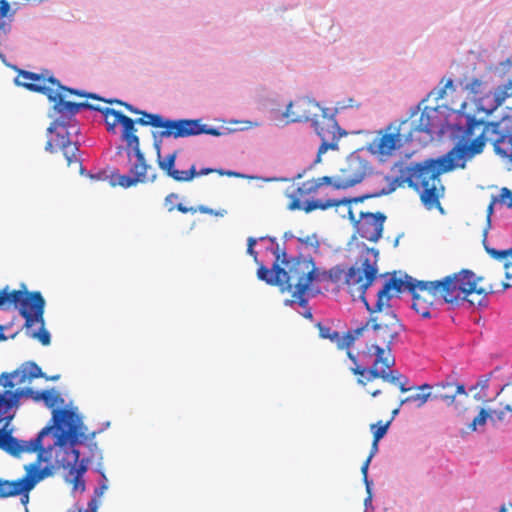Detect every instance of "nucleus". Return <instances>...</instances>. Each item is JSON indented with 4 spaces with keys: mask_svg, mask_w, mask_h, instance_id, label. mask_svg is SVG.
<instances>
[{
    "mask_svg": "<svg viewBox=\"0 0 512 512\" xmlns=\"http://www.w3.org/2000/svg\"><path fill=\"white\" fill-rule=\"evenodd\" d=\"M512 96V78L504 85H501L495 92L488 94L480 103L481 108L487 113L494 112L507 98Z\"/></svg>",
    "mask_w": 512,
    "mask_h": 512,
    "instance_id": "26",
    "label": "nucleus"
},
{
    "mask_svg": "<svg viewBox=\"0 0 512 512\" xmlns=\"http://www.w3.org/2000/svg\"><path fill=\"white\" fill-rule=\"evenodd\" d=\"M492 197L496 200L497 203H500L512 209V191L509 188H501L499 195Z\"/></svg>",
    "mask_w": 512,
    "mask_h": 512,
    "instance_id": "33",
    "label": "nucleus"
},
{
    "mask_svg": "<svg viewBox=\"0 0 512 512\" xmlns=\"http://www.w3.org/2000/svg\"><path fill=\"white\" fill-rule=\"evenodd\" d=\"M94 95L96 96V98H95L96 100L104 101V102L109 103V104L115 103V104L124 106L126 109H127V105H130L129 103L124 102V101L119 100V99H108V100H106V99H103V98L97 96L96 94H94Z\"/></svg>",
    "mask_w": 512,
    "mask_h": 512,
    "instance_id": "40",
    "label": "nucleus"
},
{
    "mask_svg": "<svg viewBox=\"0 0 512 512\" xmlns=\"http://www.w3.org/2000/svg\"><path fill=\"white\" fill-rule=\"evenodd\" d=\"M322 107L314 100L301 97L289 103L284 117L289 122L313 121L321 112Z\"/></svg>",
    "mask_w": 512,
    "mask_h": 512,
    "instance_id": "21",
    "label": "nucleus"
},
{
    "mask_svg": "<svg viewBox=\"0 0 512 512\" xmlns=\"http://www.w3.org/2000/svg\"><path fill=\"white\" fill-rule=\"evenodd\" d=\"M289 282L282 291L292 293V297L301 307L308 304L306 292L314 281H320V273L312 258H306L293 265L288 271Z\"/></svg>",
    "mask_w": 512,
    "mask_h": 512,
    "instance_id": "11",
    "label": "nucleus"
},
{
    "mask_svg": "<svg viewBox=\"0 0 512 512\" xmlns=\"http://www.w3.org/2000/svg\"><path fill=\"white\" fill-rule=\"evenodd\" d=\"M496 204H497L496 200L493 197H491L490 203H489V205L487 207V211H486L487 212V222L488 223H490V221H491V216L494 213V207H495Z\"/></svg>",
    "mask_w": 512,
    "mask_h": 512,
    "instance_id": "41",
    "label": "nucleus"
},
{
    "mask_svg": "<svg viewBox=\"0 0 512 512\" xmlns=\"http://www.w3.org/2000/svg\"><path fill=\"white\" fill-rule=\"evenodd\" d=\"M67 443H70L71 445L69 447L66 446H60L64 456L62 458H59V454H57V462L59 465H61L65 469H70L71 472L74 470L76 471V475L74 478V489L80 488L81 491H84L85 484L82 480V474L85 472L86 468L83 465H78L80 453L77 449L74 448V443H71L68 441ZM77 442H75L76 444Z\"/></svg>",
    "mask_w": 512,
    "mask_h": 512,
    "instance_id": "22",
    "label": "nucleus"
},
{
    "mask_svg": "<svg viewBox=\"0 0 512 512\" xmlns=\"http://www.w3.org/2000/svg\"><path fill=\"white\" fill-rule=\"evenodd\" d=\"M452 86H453V81L451 79H448L443 87L433 89L429 93V96H433L435 100L442 99L446 95V90L448 88H452Z\"/></svg>",
    "mask_w": 512,
    "mask_h": 512,
    "instance_id": "34",
    "label": "nucleus"
},
{
    "mask_svg": "<svg viewBox=\"0 0 512 512\" xmlns=\"http://www.w3.org/2000/svg\"><path fill=\"white\" fill-rule=\"evenodd\" d=\"M483 279L467 269L435 281H420L407 274L402 279L394 272L377 293V309L380 310L394 295L404 290L411 293L412 308L423 318L431 317L438 302L458 305L467 301L473 306H483L489 293L496 291L492 286H480Z\"/></svg>",
    "mask_w": 512,
    "mask_h": 512,
    "instance_id": "2",
    "label": "nucleus"
},
{
    "mask_svg": "<svg viewBox=\"0 0 512 512\" xmlns=\"http://www.w3.org/2000/svg\"><path fill=\"white\" fill-rule=\"evenodd\" d=\"M178 199V195L176 193H170L165 197V204L170 205L168 207V211H173L176 207L174 206V200Z\"/></svg>",
    "mask_w": 512,
    "mask_h": 512,
    "instance_id": "38",
    "label": "nucleus"
},
{
    "mask_svg": "<svg viewBox=\"0 0 512 512\" xmlns=\"http://www.w3.org/2000/svg\"><path fill=\"white\" fill-rule=\"evenodd\" d=\"M304 316L308 319H312V312L310 310L306 311V313L304 314Z\"/></svg>",
    "mask_w": 512,
    "mask_h": 512,
    "instance_id": "48",
    "label": "nucleus"
},
{
    "mask_svg": "<svg viewBox=\"0 0 512 512\" xmlns=\"http://www.w3.org/2000/svg\"><path fill=\"white\" fill-rule=\"evenodd\" d=\"M431 386L428 384H424L419 387L420 392L409 395L401 403L415 402L420 407L427 402L428 399H431V391L424 392L425 390H430Z\"/></svg>",
    "mask_w": 512,
    "mask_h": 512,
    "instance_id": "30",
    "label": "nucleus"
},
{
    "mask_svg": "<svg viewBox=\"0 0 512 512\" xmlns=\"http://www.w3.org/2000/svg\"><path fill=\"white\" fill-rule=\"evenodd\" d=\"M318 328L320 337L329 339L332 343L336 344L338 349H349L365 330V328H357L340 334L338 331L321 324L318 325Z\"/></svg>",
    "mask_w": 512,
    "mask_h": 512,
    "instance_id": "23",
    "label": "nucleus"
},
{
    "mask_svg": "<svg viewBox=\"0 0 512 512\" xmlns=\"http://www.w3.org/2000/svg\"><path fill=\"white\" fill-rule=\"evenodd\" d=\"M367 253H373L375 257L378 255V251L374 248H368Z\"/></svg>",
    "mask_w": 512,
    "mask_h": 512,
    "instance_id": "46",
    "label": "nucleus"
},
{
    "mask_svg": "<svg viewBox=\"0 0 512 512\" xmlns=\"http://www.w3.org/2000/svg\"><path fill=\"white\" fill-rule=\"evenodd\" d=\"M420 106L412 112L410 119L404 120L401 123V129H407L405 134V141H414L415 133H426L430 137L434 133V129L438 126L439 112L437 108L424 107L420 112Z\"/></svg>",
    "mask_w": 512,
    "mask_h": 512,
    "instance_id": "17",
    "label": "nucleus"
},
{
    "mask_svg": "<svg viewBox=\"0 0 512 512\" xmlns=\"http://www.w3.org/2000/svg\"><path fill=\"white\" fill-rule=\"evenodd\" d=\"M397 413H398V409H395V410L393 411V414L395 415V414H397Z\"/></svg>",
    "mask_w": 512,
    "mask_h": 512,
    "instance_id": "51",
    "label": "nucleus"
},
{
    "mask_svg": "<svg viewBox=\"0 0 512 512\" xmlns=\"http://www.w3.org/2000/svg\"><path fill=\"white\" fill-rule=\"evenodd\" d=\"M26 470V475L18 480L10 481L0 478V498L22 495V503L25 504L28 502V492L32 490L39 481L44 479L47 473L46 469H40L38 463L31 464Z\"/></svg>",
    "mask_w": 512,
    "mask_h": 512,
    "instance_id": "14",
    "label": "nucleus"
},
{
    "mask_svg": "<svg viewBox=\"0 0 512 512\" xmlns=\"http://www.w3.org/2000/svg\"><path fill=\"white\" fill-rule=\"evenodd\" d=\"M348 206V218L354 224L355 232L363 239L377 242L382 237L386 215L381 212H360L356 217L350 204Z\"/></svg>",
    "mask_w": 512,
    "mask_h": 512,
    "instance_id": "16",
    "label": "nucleus"
},
{
    "mask_svg": "<svg viewBox=\"0 0 512 512\" xmlns=\"http://www.w3.org/2000/svg\"><path fill=\"white\" fill-rule=\"evenodd\" d=\"M466 118L464 136L474 137L469 144H457L447 154L429 158L406 167L404 182L416 191L427 210L437 209L444 213L440 200L445 195V186L440 176L455 167H465L467 159L483 152L486 143L493 146L496 155L512 163V128L502 121L486 122L459 112Z\"/></svg>",
    "mask_w": 512,
    "mask_h": 512,
    "instance_id": "1",
    "label": "nucleus"
},
{
    "mask_svg": "<svg viewBox=\"0 0 512 512\" xmlns=\"http://www.w3.org/2000/svg\"><path fill=\"white\" fill-rule=\"evenodd\" d=\"M200 211L203 212V213H209V214L213 213L212 209H209V208H206V207H200Z\"/></svg>",
    "mask_w": 512,
    "mask_h": 512,
    "instance_id": "45",
    "label": "nucleus"
},
{
    "mask_svg": "<svg viewBox=\"0 0 512 512\" xmlns=\"http://www.w3.org/2000/svg\"><path fill=\"white\" fill-rule=\"evenodd\" d=\"M127 110L133 114L141 116L135 120L130 118V120L133 122L132 130L134 136H138L136 134V124H139L141 126H151L160 129L152 132L153 146L156 152V162L158 163L159 159H162L164 157L162 156L161 153L162 141L164 138H176L179 119H166L160 114L149 113L147 111L140 110L134 107L133 105H127Z\"/></svg>",
    "mask_w": 512,
    "mask_h": 512,
    "instance_id": "10",
    "label": "nucleus"
},
{
    "mask_svg": "<svg viewBox=\"0 0 512 512\" xmlns=\"http://www.w3.org/2000/svg\"><path fill=\"white\" fill-rule=\"evenodd\" d=\"M40 397H42V401L45 403V405L52 409V412L54 410H59L58 408H55V406H60L64 404V399L61 397V395L54 391V390H43L41 391ZM61 410H67L66 408H62ZM53 425V418L51 419V424Z\"/></svg>",
    "mask_w": 512,
    "mask_h": 512,
    "instance_id": "29",
    "label": "nucleus"
},
{
    "mask_svg": "<svg viewBox=\"0 0 512 512\" xmlns=\"http://www.w3.org/2000/svg\"><path fill=\"white\" fill-rule=\"evenodd\" d=\"M200 134L220 136L222 133L216 128H208L200 119H179L176 138H185Z\"/></svg>",
    "mask_w": 512,
    "mask_h": 512,
    "instance_id": "25",
    "label": "nucleus"
},
{
    "mask_svg": "<svg viewBox=\"0 0 512 512\" xmlns=\"http://www.w3.org/2000/svg\"><path fill=\"white\" fill-rule=\"evenodd\" d=\"M390 424H391V420H388L385 423H383L382 421H379L376 424H371L370 429L373 432V439L376 441H380L387 433Z\"/></svg>",
    "mask_w": 512,
    "mask_h": 512,
    "instance_id": "32",
    "label": "nucleus"
},
{
    "mask_svg": "<svg viewBox=\"0 0 512 512\" xmlns=\"http://www.w3.org/2000/svg\"><path fill=\"white\" fill-rule=\"evenodd\" d=\"M70 121L71 120L67 121L64 126H58L51 132L53 133L57 131L55 138L47 141L45 150L53 153L57 149H60L66 158L67 165L71 166L72 164H78L80 167V172L83 173V167L78 157L79 148L76 143L70 140L69 132L67 131V126L69 125Z\"/></svg>",
    "mask_w": 512,
    "mask_h": 512,
    "instance_id": "18",
    "label": "nucleus"
},
{
    "mask_svg": "<svg viewBox=\"0 0 512 512\" xmlns=\"http://www.w3.org/2000/svg\"><path fill=\"white\" fill-rule=\"evenodd\" d=\"M315 132L321 138L322 143L318 148L317 162H320L321 155L329 149H337L338 140L342 136L340 127L333 113L328 108H322L321 112L312 121Z\"/></svg>",
    "mask_w": 512,
    "mask_h": 512,
    "instance_id": "13",
    "label": "nucleus"
},
{
    "mask_svg": "<svg viewBox=\"0 0 512 512\" xmlns=\"http://www.w3.org/2000/svg\"><path fill=\"white\" fill-rule=\"evenodd\" d=\"M484 86H485V83L481 79H478V78L471 79L470 81L466 82L463 86L464 90L468 91L470 94H472L476 98L477 103H478L477 104L478 108L483 112H484V110L481 108L480 101L484 97H486L488 94L495 92L500 87V86H498L493 91H489L488 93L484 94L483 96H480L484 91ZM485 113L488 114L486 111H485Z\"/></svg>",
    "mask_w": 512,
    "mask_h": 512,
    "instance_id": "28",
    "label": "nucleus"
},
{
    "mask_svg": "<svg viewBox=\"0 0 512 512\" xmlns=\"http://www.w3.org/2000/svg\"><path fill=\"white\" fill-rule=\"evenodd\" d=\"M369 170L368 163L362 160L360 157L350 158L346 166L340 170L339 174L334 176H323L319 178H313L302 182L301 184L293 183L289 186L285 195L291 201L288 205L290 210H304L306 213H310L314 210H327L332 207H338L340 205L351 204L352 200L342 199H327L322 200H311L303 201L308 196L315 194L318 190L324 186H332L336 190L347 189L360 183ZM354 202L362 201L361 199H353Z\"/></svg>",
    "mask_w": 512,
    "mask_h": 512,
    "instance_id": "4",
    "label": "nucleus"
},
{
    "mask_svg": "<svg viewBox=\"0 0 512 512\" xmlns=\"http://www.w3.org/2000/svg\"><path fill=\"white\" fill-rule=\"evenodd\" d=\"M178 151L175 150L172 153L164 156L162 159L158 161V167L171 179L176 182H190L197 176L208 175L214 172L223 175V171L215 170L212 168H202L197 171L196 166L193 164L187 170H178L175 168V162L177 159Z\"/></svg>",
    "mask_w": 512,
    "mask_h": 512,
    "instance_id": "19",
    "label": "nucleus"
},
{
    "mask_svg": "<svg viewBox=\"0 0 512 512\" xmlns=\"http://www.w3.org/2000/svg\"><path fill=\"white\" fill-rule=\"evenodd\" d=\"M499 512H504V510H500Z\"/></svg>",
    "mask_w": 512,
    "mask_h": 512,
    "instance_id": "53",
    "label": "nucleus"
},
{
    "mask_svg": "<svg viewBox=\"0 0 512 512\" xmlns=\"http://www.w3.org/2000/svg\"><path fill=\"white\" fill-rule=\"evenodd\" d=\"M377 272L376 263L371 262L368 258L362 261L361 268L352 266L346 272L345 285L349 294L354 299H360L366 308L370 307V305L366 300L365 294L376 279Z\"/></svg>",
    "mask_w": 512,
    "mask_h": 512,
    "instance_id": "12",
    "label": "nucleus"
},
{
    "mask_svg": "<svg viewBox=\"0 0 512 512\" xmlns=\"http://www.w3.org/2000/svg\"><path fill=\"white\" fill-rule=\"evenodd\" d=\"M54 429L55 444L58 446H64L68 441L75 443L85 439L82 420L74 410H54L53 425L44 427L37 437L30 441H20L14 438L10 431L0 429V448L13 456H19L24 452H42V439Z\"/></svg>",
    "mask_w": 512,
    "mask_h": 512,
    "instance_id": "5",
    "label": "nucleus"
},
{
    "mask_svg": "<svg viewBox=\"0 0 512 512\" xmlns=\"http://www.w3.org/2000/svg\"><path fill=\"white\" fill-rule=\"evenodd\" d=\"M1 377L4 378V390L0 393V421L2 419H11L12 416H6L13 407L18 406L19 400L22 396H28L35 401L42 400L40 397L41 391H33L31 388L26 389H12L16 384H22L27 380L31 381L35 378L45 377L41 368L32 361L25 362L19 369L11 373H2Z\"/></svg>",
    "mask_w": 512,
    "mask_h": 512,
    "instance_id": "9",
    "label": "nucleus"
},
{
    "mask_svg": "<svg viewBox=\"0 0 512 512\" xmlns=\"http://www.w3.org/2000/svg\"><path fill=\"white\" fill-rule=\"evenodd\" d=\"M367 491V497L365 498V506H367L368 504L371 503L372 501V492H371V486H369V490H366Z\"/></svg>",
    "mask_w": 512,
    "mask_h": 512,
    "instance_id": "44",
    "label": "nucleus"
},
{
    "mask_svg": "<svg viewBox=\"0 0 512 512\" xmlns=\"http://www.w3.org/2000/svg\"><path fill=\"white\" fill-rule=\"evenodd\" d=\"M102 477H103L104 482L98 488H96L94 491L96 497H101L108 488L107 484H106V482H107L106 476L103 474Z\"/></svg>",
    "mask_w": 512,
    "mask_h": 512,
    "instance_id": "39",
    "label": "nucleus"
},
{
    "mask_svg": "<svg viewBox=\"0 0 512 512\" xmlns=\"http://www.w3.org/2000/svg\"><path fill=\"white\" fill-rule=\"evenodd\" d=\"M99 112L102 113L105 120L106 129L111 134L117 133V128H120V138L126 144V151L130 159L131 153L136 157V162L133 163L129 169V175H118V185L123 188L135 186L137 183L154 182L157 174L153 173L148 175V170L151 168L147 164L145 156L140 149V140L138 136L133 135V122L130 117L126 116L120 111L113 108L102 107Z\"/></svg>",
    "mask_w": 512,
    "mask_h": 512,
    "instance_id": "7",
    "label": "nucleus"
},
{
    "mask_svg": "<svg viewBox=\"0 0 512 512\" xmlns=\"http://www.w3.org/2000/svg\"><path fill=\"white\" fill-rule=\"evenodd\" d=\"M274 254L276 259L272 269L269 270L261 265L257 270V277L267 284L279 286L283 290L289 282L290 275L288 271L293 268L294 264L306 259V257H296L288 260L285 251H281L279 245L276 246Z\"/></svg>",
    "mask_w": 512,
    "mask_h": 512,
    "instance_id": "15",
    "label": "nucleus"
},
{
    "mask_svg": "<svg viewBox=\"0 0 512 512\" xmlns=\"http://www.w3.org/2000/svg\"><path fill=\"white\" fill-rule=\"evenodd\" d=\"M346 272L343 268H341L340 266H335V267H332L328 272H323L320 273V276L323 275L324 277H326L327 279H329L331 282L333 283H339L341 281H343V283L345 284V276H346Z\"/></svg>",
    "mask_w": 512,
    "mask_h": 512,
    "instance_id": "31",
    "label": "nucleus"
},
{
    "mask_svg": "<svg viewBox=\"0 0 512 512\" xmlns=\"http://www.w3.org/2000/svg\"><path fill=\"white\" fill-rule=\"evenodd\" d=\"M395 132L383 134L377 140H375V144L377 147V151L381 155H391L392 152L401 147L403 136L401 131L405 129H401V125L398 128H394Z\"/></svg>",
    "mask_w": 512,
    "mask_h": 512,
    "instance_id": "27",
    "label": "nucleus"
},
{
    "mask_svg": "<svg viewBox=\"0 0 512 512\" xmlns=\"http://www.w3.org/2000/svg\"><path fill=\"white\" fill-rule=\"evenodd\" d=\"M500 510H504V512H507V510L504 506Z\"/></svg>",
    "mask_w": 512,
    "mask_h": 512,
    "instance_id": "52",
    "label": "nucleus"
},
{
    "mask_svg": "<svg viewBox=\"0 0 512 512\" xmlns=\"http://www.w3.org/2000/svg\"><path fill=\"white\" fill-rule=\"evenodd\" d=\"M2 379L4 380V378L0 376V384L3 386L4 381L2 382Z\"/></svg>",
    "mask_w": 512,
    "mask_h": 512,
    "instance_id": "50",
    "label": "nucleus"
},
{
    "mask_svg": "<svg viewBox=\"0 0 512 512\" xmlns=\"http://www.w3.org/2000/svg\"><path fill=\"white\" fill-rule=\"evenodd\" d=\"M5 302L18 306L20 315L25 319L24 327L29 337L37 339L44 346L50 344V333L45 329L43 317L45 300L39 291L13 290L7 293L5 289L0 292V307Z\"/></svg>",
    "mask_w": 512,
    "mask_h": 512,
    "instance_id": "8",
    "label": "nucleus"
},
{
    "mask_svg": "<svg viewBox=\"0 0 512 512\" xmlns=\"http://www.w3.org/2000/svg\"><path fill=\"white\" fill-rule=\"evenodd\" d=\"M176 209H177L179 212H181V213H189V212H190V213H195V212L197 211V209H196V208H194V207H186V206H184V205H183V204H181V203H180V204H178V205L176 206Z\"/></svg>",
    "mask_w": 512,
    "mask_h": 512,
    "instance_id": "42",
    "label": "nucleus"
},
{
    "mask_svg": "<svg viewBox=\"0 0 512 512\" xmlns=\"http://www.w3.org/2000/svg\"><path fill=\"white\" fill-rule=\"evenodd\" d=\"M59 377H60L59 375H55V376H52V377H49V378L45 376L46 379L52 380V381L58 380Z\"/></svg>",
    "mask_w": 512,
    "mask_h": 512,
    "instance_id": "49",
    "label": "nucleus"
},
{
    "mask_svg": "<svg viewBox=\"0 0 512 512\" xmlns=\"http://www.w3.org/2000/svg\"><path fill=\"white\" fill-rule=\"evenodd\" d=\"M496 400L499 404L498 408L486 410L482 408L479 414L473 419L469 428L472 431H476L478 427H482L486 424L487 419H491L493 422L504 421L508 414L512 413V391L502 389Z\"/></svg>",
    "mask_w": 512,
    "mask_h": 512,
    "instance_id": "20",
    "label": "nucleus"
},
{
    "mask_svg": "<svg viewBox=\"0 0 512 512\" xmlns=\"http://www.w3.org/2000/svg\"><path fill=\"white\" fill-rule=\"evenodd\" d=\"M488 252L496 259H505L507 258V255L509 253H512V247L510 249H507V250H501V251H498V250H495V249H491V250H488Z\"/></svg>",
    "mask_w": 512,
    "mask_h": 512,
    "instance_id": "37",
    "label": "nucleus"
},
{
    "mask_svg": "<svg viewBox=\"0 0 512 512\" xmlns=\"http://www.w3.org/2000/svg\"><path fill=\"white\" fill-rule=\"evenodd\" d=\"M370 462H371V460L367 458L361 467V473L363 475V481L365 483L366 490H369V486H371V484H372L368 480V468H369Z\"/></svg>",
    "mask_w": 512,
    "mask_h": 512,
    "instance_id": "35",
    "label": "nucleus"
},
{
    "mask_svg": "<svg viewBox=\"0 0 512 512\" xmlns=\"http://www.w3.org/2000/svg\"><path fill=\"white\" fill-rule=\"evenodd\" d=\"M256 243L257 240L253 237H249L247 240V253L251 255L255 261L257 260V252L254 250Z\"/></svg>",
    "mask_w": 512,
    "mask_h": 512,
    "instance_id": "36",
    "label": "nucleus"
},
{
    "mask_svg": "<svg viewBox=\"0 0 512 512\" xmlns=\"http://www.w3.org/2000/svg\"><path fill=\"white\" fill-rule=\"evenodd\" d=\"M370 394H371L372 397H377L378 395L381 394V390H378V389L374 390Z\"/></svg>",
    "mask_w": 512,
    "mask_h": 512,
    "instance_id": "47",
    "label": "nucleus"
},
{
    "mask_svg": "<svg viewBox=\"0 0 512 512\" xmlns=\"http://www.w3.org/2000/svg\"><path fill=\"white\" fill-rule=\"evenodd\" d=\"M431 389V400L442 401L447 405L453 404L456 396H468L464 385L455 382H442Z\"/></svg>",
    "mask_w": 512,
    "mask_h": 512,
    "instance_id": "24",
    "label": "nucleus"
},
{
    "mask_svg": "<svg viewBox=\"0 0 512 512\" xmlns=\"http://www.w3.org/2000/svg\"><path fill=\"white\" fill-rule=\"evenodd\" d=\"M378 443L379 441H376L373 439V442H372V445H371V450H370V454L369 456L367 457L368 459L372 460V458L376 455V453L378 452Z\"/></svg>",
    "mask_w": 512,
    "mask_h": 512,
    "instance_id": "43",
    "label": "nucleus"
},
{
    "mask_svg": "<svg viewBox=\"0 0 512 512\" xmlns=\"http://www.w3.org/2000/svg\"><path fill=\"white\" fill-rule=\"evenodd\" d=\"M371 313L370 319L361 328L367 331L369 325L372 327V335L363 350L359 351L358 356L363 364L370 365L364 367L357 362V357L347 350L348 358L354 363L350 370L354 375H359L357 382L365 386L368 382L375 379H382L385 382L399 385L402 393L407 392L405 383L400 382L401 374L396 370H390L395 365V357L392 354V344L398 338L401 331V324L396 314L391 310L390 302L383 305L380 310L377 309V302L373 307H368Z\"/></svg>",
    "mask_w": 512,
    "mask_h": 512,
    "instance_id": "3",
    "label": "nucleus"
},
{
    "mask_svg": "<svg viewBox=\"0 0 512 512\" xmlns=\"http://www.w3.org/2000/svg\"><path fill=\"white\" fill-rule=\"evenodd\" d=\"M19 76L24 80L22 85L26 89L33 92L42 93L46 95L51 102L54 103L53 111L56 117L48 127V132H52L58 126H64L67 121L73 119V117L80 111V109L99 111L102 108L88 102L75 103L66 101V92L71 95L86 98H96V96L93 95V93H85L77 89L63 86L54 77L46 78L43 74H37L25 70L20 71Z\"/></svg>",
    "mask_w": 512,
    "mask_h": 512,
    "instance_id": "6",
    "label": "nucleus"
}]
</instances>
